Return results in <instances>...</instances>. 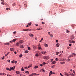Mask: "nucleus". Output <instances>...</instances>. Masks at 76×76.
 Returning <instances> with one entry per match:
<instances>
[{
  "label": "nucleus",
  "mask_w": 76,
  "mask_h": 76,
  "mask_svg": "<svg viewBox=\"0 0 76 76\" xmlns=\"http://www.w3.org/2000/svg\"><path fill=\"white\" fill-rule=\"evenodd\" d=\"M23 43V40H20L16 43V45L17 46H19V45H21Z\"/></svg>",
  "instance_id": "1"
},
{
  "label": "nucleus",
  "mask_w": 76,
  "mask_h": 76,
  "mask_svg": "<svg viewBox=\"0 0 76 76\" xmlns=\"http://www.w3.org/2000/svg\"><path fill=\"white\" fill-rule=\"evenodd\" d=\"M76 55V54L75 53H72V55H69L68 56L69 58H71V57H73L74 56H75Z\"/></svg>",
  "instance_id": "2"
},
{
  "label": "nucleus",
  "mask_w": 76,
  "mask_h": 76,
  "mask_svg": "<svg viewBox=\"0 0 76 76\" xmlns=\"http://www.w3.org/2000/svg\"><path fill=\"white\" fill-rule=\"evenodd\" d=\"M43 58H44V59H45V60H47L49 58V57H48V56H45L43 57Z\"/></svg>",
  "instance_id": "3"
},
{
  "label": "nucleus",
  "mask_w": 76,
  "mask_h": 76,
  "mask_svg": "<svg viewBox=\"0 0 76 76\" xmlns=\"http://www.w3.org/2000/svg\"><path fill=\"white\" fill-rule=\"evenodd\" d=\"M33 48L34 50H35V49H37V47L35 46V45H32Z\"/></svg>",
  "instance_id": "4"
},
{
  "label": "nucleus",
  "mask_w": 76,
  "mask_h": 76,
  "mask_svg": "<svg viewBox=\"0 0 76 76\" xmlns=\"http://www.w3.org/2000/svg\"><path fill=\"white\" fill-rule=\"evenodd\" d=\"M71 39H73L74 38H75V37H74V36L73 35H72L71 36Z\"/></svg>",
  "instance_id": "5"
},
{
  "label": "nucleus",
  "mask_w": 76,
  "mask_h": 76,
  "mask_svg": "<svg viewBox=\"0 0 76 76\" xmlns=\"http://www.w3.org/2000/svg\"><path fill=\"white\" fill-rule=\"evenodd\" d=\"M64 75H65L66 76H70V74L67 73H65L64 74Z\"/></svg>",
  "instance_id": "6"
},
{
  "label": "nucleus",
  "mask_w": 76,
  "mask_h": 76,
  "mask_svg": "<svg viewBox=\"0 0 76 76\" xmlns=\"http://www.w3.org/2000/svg\"><path fill=\"white\" fill-rule=\"evenodd\" d=\"M60 46V43H57L56 44V46L57 47H58Z\"/></svg>",
  "instance_id": "7"
},
{
  "label": "nucleus",
  "mask_w": 76,
  "mask_h": 76,
  "mask_svg": "<svg viewBox=\"0 0 76 76\" xmlns=\"http://www.w3.org/2000/svg\"><path fill=\"white\" fill-rule=\"evenodd\" d=\"M52 73H53V72L52 71H50V73H49V76H51V74H52Z\"/></svg>",
  "instance_id": "8"
},
{
  "label": "nucleus",
  "mask_w": 76,
  "mask_h": 76,
  "mask_svg": "<svg viewBox=\"0 0 76 76\" xmlns=\"http://www.w3.org/2000/svg\"><path fill=\"white\" fill-rule=\"evenodd\" d=\"M10 50L11 51H14L15 50L13 48H10Z\"/></svg>",
  "instance_id": "9"
},
{
  "label": "nucleus",
  "mask_w": 76,
  "mask_h": 76,
  "mask_svg": "<svg viewBox=\"0 0 76 76\" xmlns=\"http://www.w3.org/2000/svg\"><path fill=\"white\" fill-rule=\"evenodd\" d=\"M41 29H42V28H37L36 30H37V31H38V30H41Z\"/></svg>",
  "instance_id": "10"
},
{
  "label": "nucleus",
  "mask_w": 76,
  "mask_h": 76,
  "mask_svg": "<svg viewBox=\"0 0 76 76\" xmlns=\"http://www.w3.org/2000/svg\"><path fill=\"white\" fill-rule=\"evenodd\" d=\"M11 68V70H14V69H15V66H13L12 67H10Z\"/></svg>",
  "instance_id": "11"
},
{
  "label": "nucleus",
  "mask_w": 76,
  "mask_h": 76,
  "mask_svg": "<svg viewBox=\"0 0 76 76\" xmlns=\"http://www.w3.org/2000/svg\"><path fill=\"white\" fill-rule=\"evenodd\" d=\"M40 72H45V70H44V69H42L40 70Z\"/></svg>",
  "instance_id": "12"
},
{
  "label": "nucleus",
  "mask_w": 76,
  "mask_h": 76,
  "mask_svg": "<svg viewBox=\"0 0 76 76\" xmlns=\"http://www.w3.org/2000/svg\"><path fill=\"white\" fill-rule=\"evenodd\" d=\"M16 40H17V39H14L12 40V42H15Z\"/></svg>",
  "instance_id": "13"
},
{
  "label": "nucleus",
  "mask_w": 76,
  "mask_h": 76,
  "mask_svg": "<svg viewBox=\"0 0 76 76\" xmlns=\"http://www.w3.org/2000/svg\"><path fill=\"white\" fill-rule=\"evenodd\" d=\"M48 44L45 43V47H48Z\"/></svg>",
  "instance_id": "14"
},
{
  "label": "nucleus",
  "mask_w": 76,
  "mask_h": 76,
  "mask_svg": "<svg viewBox=\"0 0 76 76\" xmlns=\"http://www.w3.org/2000/svg\"><path fill=\"white\" fill-rule=\"evenodd\" d=\"M16 73L17 75H18V74H19V73H20V72L18 71H16Z\"/></svg>",
  "instance_id": "15"
},
{
  "label": "nucleus",
  "mask_w": 76,
  "mask_h": 76,
  "mask_svg": "<svg viewBox=\"0 0 76 76\" xmlns=\"http://www.w3.org/2000/svg\"><path fill=\"white\" fill-rule=\"evenodd\" d=\"M61 64H64V63H65V62L64 61L63 62H60Z\"/></svg>",
  "instance_id": "16"
},
{
  "label": "nucleus",
  "mask_w": 76,
  "mask_h": 76,
  "mask_svg": "<svg viewBox=\"0 0 76 76\" xmlns=\"http://www.w3.org/2000/svg\"><path fill=\"white\" fill-rule=\"evenodd\" d=\"M20 48H24V47H23V45H21L20 46Z\"/></svg>",
  "instance_id": "17"
},
{
  "label": "nucleus",
  "mask_w": 76,
  "mask_h": 76,
  "mask_svg": "<svg viewBox=\"0 0 76 76\" xmlns=\"http://www.w3.org/2000/svg\"><path fill=\"white\" fill-rule=\"evenodd\" d=\"M32 65H29V66H28V68H29V67H32Z\"/></svg>",
  "instance_id": "18"
},
{
  "label": "nucleus",
  "mask_w": 76,
  "mask_h": 76,
  "mask_svg": "<svg viewBox=\"0 0 76 76\" xmlns=\"http://www.w3.org/2000/svg\"><path fill=\"white\" fill-rule=\"evenodd\" d=\"M4 75V73H0V75Z\"/></svg>",
  "instance_id": "19"
},
{
  "label": "nucleus",
  "mask_w": 76,
  "mask_h": 76,
  "mask_svg": "<svg viewBox=\"0 0 76 76\" xmlns=\"http://www.w3.org/2000/svg\"><path fill=\"white\" fill-rule=\"evenodd\" d=\"M15 5H16V3H14L13 4H12V6H15Z\"/></svg>",
  "instance_id": "20"
},
{
  "label": "nucleus",
  "mask_w": 76,
  "mask_h": 76,
  "mask_svg": "<svg viewBox=\"0 0 76 76\" xmlns=\"http://www.w3.org/2000/svg\"><path fill=\"white\" fill-rule=\"evenodd\" d=\"M38 66H34V69H37V68H38Z\"/></svg>",
  "instance_id": "21"
},
{
  "label": "nucleus",
  "mask_w": 76,
  "mask_h": 76,
  "mask_svg": "<svg viewBox=\"0 0 76 76\" xmlns=\"http://www.w3.org/2000/svg\"><path fill=\"white\" fill-rule=\"evenodd\" d=\"M66 32L67 33H68V34H69L70 33V31H69L68 30H67L66 31Z\"/></svg>",
  "instance_id": "22"
},
{
  "label": "nucleus",
  "mask_w": 76,
  "mask_h": 76,
  "mask_svg": "<svg viewBox=\"0 0 76 76\" xmlns=\"http://www.w3.org/2000/svg\"><path fill=\"white\" fill-rule=\"evenodd\" d=\"M32 74L33 75H34V76H36L37 75V74H36V73H33Z\"/></svg>",
  "instance_id": "23"
},
{
  "label": "nucleus",
  "mask_w": 76,
  "mask_h": 76,
  "mask_svg": "<svg viewBox=\"0 0 76 76\" xmlns=\"http://www.w3.org/2000/svg\"><path fill=\"white\" fill-rule=\"evenodd\" d=\"M25 73H28V74H29V72L28 71H26L25 72Z\"/></svg>",
  "instance_id": "24"
},
{
  "label": "nucleus",
  "mask_w": 76,
  "mask_h": 76,
  "mask_svg": "<svg viewBox=\"0 0 76 76\" xmlns=\"http://www.w3.org/2000/svg\"><path fill=\"white\" fill-rule=\"evenodd\" d=\"M69 42H72V43H75V42L73 40H72V42H70V41H69Z\"/></svg>",
  "instance_id": "25"
},
{
  "label": "nucleus",
  "mask_w": 76,
  "mask_h": 76,
  "mask_svg": "<svg viewBox=\"0 0 76 76\" xmlns=\"http://www.w3.org/2000/svg\"><path fill=\"white\" fill-rule=\"evenodd\" d=\"M23 56V55H22V54H21L20 55H19V57H20V58L22 57Z\"/></svg>",
  "instance_id": "26"
},
{
  "label": "nucleus",
  "mask_w": 76,
  "mask_h": 76,
  "mask_svg": "<svg viewBox=\"0 0 76 76\" xmlns=\"http://www.w3.org/2000/svg\"><path fill=\"white\" fill-rule=\"evenodd\" d=\"M55 66H56L55 65H53V66H52L51 67L52 68H54V67Z\"/></svg>",
  "instance_id": "27"
},
{
  "label": "nucleus",
  "mask_w": 76,
  "mask_h": 76,
  "mask_svg": "<svg viewBox=\"0 0 76 76\" xmlns=\"http://www.w3.org/2000/svg\"><path fill=\"white\" fill-rule=\"evenodd\" d=\"M70 74L71 76H74V74L73 73H70Z\"/></svg>",
  "instance_id": "28"
},
{
  "label": "nucleus",
  "mask_w": 76,
  "mask_h": 76,
  "mask_svg": "<svg viewBox=\"0 0 76 76\" xmlns=\"http://www.w3.org/2000/svg\"><path fill=\"white\" fill-rule=\"evenodd\" d=\"M43 40V38H42L39 41V42H41L42 41V40Z\"/></svg>",
  "instance_id": "29"
},
{
  "label": "nucleus",
  "mask_w": 76,
  "mask_h": 76,
  "mask_svg": "<svg viewBox=\"0 0 76 76\" xmlns=\"http://www.w3.org/2000/svg\"><path fill=\"white\" fill-rule=\"evenodd\" d=\"M9 53H10V52L8 53L7 54H6L5 55V56L6 57L7 56V55H8V54H9Z\"/></svg>",
  "instance_id": "30"
},
{
  "label": "nucleus",
  "mask_w": 76,
  "mask_h": 76,
  "mask_svg": "<svg viewBox=\"0 0 76 76\" xmlns=\"http://www.w3.org/2000/svg\"><path fill=\"white\" fill-rule=\"evenodd\" d=\"M52 63L53 64H56V61H53L52 62Z\"/></svg>",
  "instance_id": "31"
},
{
  "label": "nucleus",
  "mask_w": 76,
  "mask_h": 76,
  "mask_svg": "<svg viewBox=\"0 0 76 76\" xmlns=\"http://www.w3.org/2000/svg\"><path fill=\"white\" fill-rule=\"evenodd\" d=\"M39 56V55H38V53H37L35 55V56H36V57H38Z\"/></svg>",
  "instance_id": "32"
},
{
  "label": "nucleus",
  "mask_w": 76,
  "mask_h": 76,
  "mask_svg": "<svg viewBox=\"0 0 76 76\" xmlns=\"http://www.w3.org/2000/svg\"><path fill=\"white\" fill-rule=\"evenodd\" d=\"M30 37H34V35L32 34H31L30 35Z\"/></svg>",
  "instance_id": "33"
},
{
  "label": "nucleus",
  "mask_w": 76,
  "mask_h": 76,
  "mask_svg": "<svg viewBox=\"0 0 76 76\" xmlns=\"http://www.w3.org/2000/svg\"><path fill=\"white\" fill-rule=\"evenodd\" d=\"M28 50H26L25 51V53H28Z\"/></svg>",
  "instance_id": "34"
},
{
  "label": "nucleus",
  "mask_w": 76,
  "mask_h": 76,
  "mask_svg": "<svg viewBox=\"0 0 76 76\" xmlns=\"http://www.w3.org/2000/svg\"><path fill=\"white\" fill-rule=\"evenodd\" d=\"M4 44L5 45H9V44H10L8 43H6Z\"/></svg>",
  "instance_id": "35"
},
{
  "label": "nucleus",
  "mask_w": 76,
  "mask_h": 76,
  "mask_svg": "<svg viewBox=\"0 0 76 76\" xmlns=\"http://www.w3.org/2000/svg\"><path fill=\"white\" fill-rule=\"evenodd\" d=\"M23 31H27V29H23Z\"/></svg>",
  "instance_id": "36"
},
{
  "label": "nucleus",
  "mask_w": 76,
  "mask_h": 76,
  "mask_svg": "<svg viewBox=\"0 0 76 76\" xmlns=\"http://www.w3.org/2000/svg\"><path fill=\"white\" fill-rule=\"evenodd\" d=\"M50 37H53V35L52 34H50Z\"/></svg>",
  "instance_id": "37"
},
{
  "label": "nucleus",
  "mask_w": 76,
  "mask_h": 76,
  "mask_svg": "<svg viewBox=\"0 0 76 76\" xmlns=\"http://www.w3.org/2000/svg\"><path fill=\"white\" fill-rule=\"evenodd\" d=\"M31 31V29H27V31Z\"/></svg>",
  "instance_id": "38"
},
{
  "label": "nucleus",
  "mask_w": 76,
  "mask_h": 76,
  "mask_svg": "<svg viewBox=\"0 0 76 76\" xmlns=\"http://www.w3.org/2000/svg\"><path fill=\"white\" fill-rule=\"evenodd\" d=\"M56 53V54H57L56 55H58V54L59 52H57Z\"/></svg>",
  "instance_id": "39"
},
{
  "label": "nucleus",
  "mask_w": 76,
  "mask_h": 76,
  "mask_svg": "<svg viewBox=\"0 0 76 76\" xmlns=\"http://www.w3.org/2000/svg\"><path fill=\"white\" fill-rule=\"evenodd\" d=\"M38 49H39V50H41V47H38Z\"/></svg>",
  "instance_id": "40"
},
{
  "label": "nucleus",
  "mask_w": 76,
  "mask_h": 76,
  "mask_svg": "<svg viewBox=\"0 0 76 76\" xmlns=\"http://www.w3.org/2000/svg\"><path fill=\"white\" fill-rule=\"evenodd\" d=\"M21 71H24V69H23V67H22L21 68Z\"/></svg>",
  "instance_id": "41"
},
{
  "label": "nucleus",
  "mask_w": 76,
  "mask_h": 76,
  "mask_svg": "<svg viewBox=\"0 0 76 76\" xmlns=\"http://www.w3.org/2000/svg\"><path fill=\"white\" fill-rule=\"evenodd\" d=\"M28 24V25H29V26H31V23H29Z\"/></svg>",
  "instance_id": "42"
},
{
  "label": "nucleus",
  "mask_w": 76,
  "mask_h": 76,
  "mask_svg": "<svg viewBox=\"0 0 76 76\" xmlns=\"http://www.w3.org/2000/svg\"><path fill=\"white\" fill-rule=\"evenodd\" d=\"M28 50H29L31 49V48H30V47H28Z\"/></svg>",
  "instance_id": "43"
},
{
  "label": "nucleus",
  "mask_w": 76,
  "mask_h": 76,
  "mask_svg": "<svg viewBox=\"0 0 76 76\" xmlns=\"http://www.w3.org/2000/svg\"><path fill=\"white\" fill-rule=\"evenodd\" d=\"M12 63H15V60H14L13 61H12Z\"/></svg>",
  "instance_id": "44"
},
{
  "label": "nucleus",
  "mask_w": 76,
  "mask_h": 76,
  "mask_svg": "<svg viewBox=\"0 0 76 76\" xmlns=\"http://www.w3.org/2000/svg\"><path fill=\"white\" fill-rule=\"evenodd\" d=\"M1 58L2 60H4V56H3V57H2Z\"/></svg>",
  "instance_id": "45"
},
{
  "label": "nucleus",
  "mask_w": 76,
  "mask_h": 76,
  "mask_svg": "<svg viewBox=\"0 0 76 76\" xmlns=\"http://www.w3.org/2000/svg\"><path fill=\"white\" fill-rule=\"evenodd\" d=\"M56 42H58V40H56Z\"/></svg>",
  "instance_id": "46"
},
{
  "label": "nucleus",
  "mask_w": 76,
  "mask_h": 76,
  "mask_svg": "<svg viewBox=\"0 0 76 76\" xmlns=\"http://www.w3.org/2000/svg\"><path fill=\"white\" fill-rule=\"evenodd\" d=\"M1 4H3V5H4V3L3 2H1Z\"/></svg>",
  "instance_id": "47"
},
{
  "label": "nucleus",
  "mask_w": 76,
  "mask_h": 76,
  "mask_svg": "<svg viewBox=\"0 0 76 76\" xmlns=\"http://www.w3.org/2000/svg\"><path fill=\"white\" fill-rule=\"evenodd\" d=\"M67 60H68V61H70V59L69 58H68L67 59Z\"/></svg>",
  "instance_id": "48"
},
{
  "label": "nucleus",
  "mask_w": 76,
  "mask_h": 76,
  "mask_svg": "<svg viewBox=\"0 0 76 76\" xmlns=\"http://www.w3.org/2000/svg\"><path fill=\"white\" fill-rule=\"evenodd\" d=\"M6 70H9V68H6Z\"/></svg>",
  "instance_id": "49"
},
{
  "label": "nucleus",
  "mask_w": 76,
  "mask_h": 76,
  "mask_svg": "<svg viewBox=\"0 0 76 76\" xmlns=\"http://www.w3.org/2000/svg\"><path fill=\"white\" fill-rule=\"evenodd\" d=\"M42 23L43 25H44L45 24V23L43 22H42Z\"/></svg>",
  "instance_id": "50"
},
{
  "label": "nucleus",
  "mask_w": 76,
  "mask_h": 76,
  "mask_svg": "<svg viewBox=\"0 0 76 76\" xmlns=\"http://www.w3.org/2000/svg\"><path fill=\"white\" fill-rule=\"evenodd\" d=\"M11 70H12V69H11V68H10V69L9 70V72H10V71H11Z\"/></svg>",
  "instance_id": "51"
},
{
  "label": "nucleus",
  "mask_w": 76,
  "mask_h": 76,
  "mask_svg": "<svg viewBox=\"0 0 76 76\" xmlns=\"http://www.w3.org/2000/svg\"><path fill=\"white\" fill-rule=\"evenodd\" d=\"M29 76H34V75H33V74H32V75H29Z\"/></svg>",
  "instance_id": "52"
},
{
  "label": "nucleus",
  "mask_w": 76,
  "mask_h": 76,
  "mask_svg": "<svg viewBox=\"0 0 76 76\" xmlns=\"http://www.w3.org/2000/svg\"><path fill=\"white\" fill-rule=\"evenodd\" d=\"M24 6H25V7H26V6H27V4H24Z\"/></svg>",
  "instance_id": "53"
},
{
  "label": "nucleus",
  "mask_w": 76,
  "mask_h": 76,
  "mask_svg": "<svg viewBox=\"0 0 76 76\" xmlns=\"http://www.w3.org/2000/svg\"><path fill=\"white\" fill-rule=\"evenodd\" d=\"M7 61L9 62V63H10V61L9 60H7Z\"/></svg>",
  "instance_id": "54"
},
{
  "label": "nucleus",
  "mask_w": 76,
  "mask_h": 76,
  "mask_svg": "<svg viewBox=\"0 0 76 76\" xmlns=\"http://www.w3.org/2000/svg\"><path fill=\"white\" fill-rule=\"evenodd\" d=\"M53 61V59H51V61H50L51 62H52V61Z\"/></svg>",
  "instance_id": "55"
},
{
  "label": "nucleus",
  "mask_w": 76,
  "mask_h": 76,
  "mask_svg": "<svg viewBox=\"0 0 76 76\" xmlns=\"http://www.w3.org/2000/svg\"><path fill=\"white\" fill-rule=\"evenodd\" d=\"M16 33V31H14V32H13V34H15Z\"/></svg>",
  "instance_id": "56"
},
{
  "label": "nucleus",
  "mask_w": 76,
  "mask_h": 76,
  "mask_svg": "<svg viewBox=\"0 0 76 76\" xmlns=\"http://www.w3.org/2000/svg\"><path fill=\"white\" fill-rule=\"evenodd\" d=\"M73 73L75 74V70H73Z\"/></svg>",
  "instance_id": "57"
},
{
  "label": "nucleus",
  "mask_w": 76,
  "mask_h": 76,
  "mask_svg": "<svg viewBox=\"0 0 76 76\" xmlns=\"http://www.w3.org/2000/svg\"><path fill=\"white\" fill-rule=\"evenodd\" d=\"M60 75H61V76H63V75H62L61 73H60Z\"/></svg>",
  "instance_id": "58"
},
{
  "label": "nucleus",
  "mask_w": 76,
  "mask_h": 76,
  "mask_svg": "<svg viewBox=\"0 0 76 76\" xmlns=\"http://www.w3.org/2000/svg\"><path fill=\"white\" fill-rule=\"evenodd\" d=\"M69 47H71V46H72V44H69Z\"/></svg>",
  "instance_id": "59"
},
{
  "label": "nucleus",
  "mask_w": 76,
  "mask_h": 76,
  "mask_svg": "<svg viewBox=\"0 0 76 76\" xmlns=\"http://www.w3.org/2000/svg\"><path fill=\"white\" fill-rule=\"evenodd\" d=\"M56 61H58V58H56Z\"/></svg>",
  "instance_id": "60"
},
{
  "label": "nucleus",
  "mask_w": 76,
  "mask_h": 76,
  "mask_svg": "<svg viewBox=\"0 0 76 76\" xmlns=\"http://www.w3.org/2000/svg\"><path fill=\"white\" fill-rule=\"evenodd\" d=\"M35 25L36 26H38V24H36Z\"/></svg>",
  "instance_id": "61"
},
{
  "label": "nucleus",
  "mask_w": 76,
  "mask_h": 76,
  "mask_svg": "<svg viewBox=\"0 0 76 76\" xmlns=\"http://www.w3.org/2000/svg\"><path fill=\"white\" fill-rule=\"evenodd\" d=\"M40 66H41V67H42V66H43L42 64H40Z\"/></svg>",
  "instance_id": "62"
},
{
  "label": "nucleus",
  "mask_w": 76,
  "mask_h": 76,
  "mask_svg": "<svg viewBox=\"0 0 76 76\" xmlns=\"http://www.w3.org/2000/svg\"><path fill=\"white\" fill-rule=\"evenodd\" d=\"M70 48V47H68L67 48V49H69Z\"/></svg>",
  "instance_id": "63"
},
{
  "label": "nucleus",
  "mask_w": 76,
  "mask_h": 76,
  "mask_svg": "<svg viewBox=\"0 0 76 76\" xmlns=\"http://www.w3.org/2000/svg\"><path fill=\"white\" fill-rule=\"evenodd\" d=\"M42 54H44V51L42 52Z\"/></svg>",
  "instance_id": "64"
}]
</instances>
